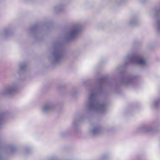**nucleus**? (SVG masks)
<instances>
[{"instance_id":"1","label":"nucleus","mask_w":160,"mask_h":160,"mask_svg":"<svg viewBox=\"0 0 160 160\" xmlns=\"http://www.w3.org/2000/svg\"><path fill=\"white\" fill-rule=\"evenodd\" d=\"M138 63L141 65H144L145 62L144 59L142 57H138L137 59Z\"/></svg>"},{"instance_id":"2","label":"nucleus","mask_w":160,"mask_h":160,"mask_svg":"<svg viewBox=\"0 0 160 160\" xmlns=\"http://www.w3.org/2000/svg\"><path fill=\"white\" fill-rule=\"evenodd\" d=\"M78 32V30L75 29L73 30L72 32V36H74Z\"/></svg>"}]
</instances>
